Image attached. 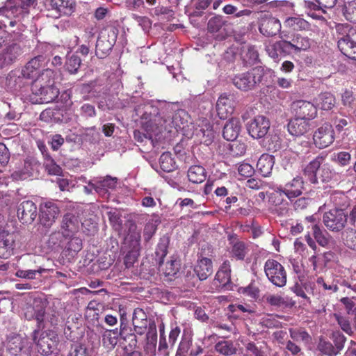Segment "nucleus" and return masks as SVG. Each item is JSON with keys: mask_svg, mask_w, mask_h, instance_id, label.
<instances>
[{"mask_svg": "<svg viewBox=\"0 0 356 356\" xmlns=\"http://www.w3.org/2000/svg\"><path fill=\"white\" fill-rule=\"evenodd\" d=\"M136 115H140L142 124L147 131L159 134L163 130L172 132V129L177 131H183L188 134L193 127L188 113L179 108L177 103L165 101H151L136 107Z\"/></svg>", "mask_w": 356, "mask_h": 356, "instance_id": "1", "label": "nucleus"}, {"mask_svg": "<svg viewBox=\"0 0 356 356\" xmlns=\"http://www.w3.org/2000/svg\"><path fill=\"white\" fill-rule=\"evenodd\" d=\"M35 4V0H6L0 8V16L4 17L0 20V47L6 40V33L2 29H11L16 34L23 32L26 29L24 19L29 15V8Z\"/></svg>", "mask_w": 356, "mask_h": 356, "instance_id": "2", "label": "nucleus"}, {"mask_svg": "<svg viewBox=\"0 0 356 356\" xmlns=\"http://www.w3.org/2000/svg\"><path fill=\"white\" fill-rule=\"evenodd\" d=\"M56 72L47 68L32 80L31 95L32 104H47L53 102L59 94L58 89L54 86Z\"/></svg>", "mask_w": 356, "mask_h": 356, "instance_id": "3", "label": "nucleus"}, {"mask_svg": "<svg viewBox=\"0 0 356 356\" xmlns=\"http://www.w3.org/2000/svg\"><path fill=\"white\" fill-rule=\"evenodd\" d=\"M335 36L340 51L350 59L356 60V28L339 24L336 26Z\"/></svg>", "mask_w": 356, "mask_h": 356, "instance_id": "4", "label": "nucleus"}, {"mask_svg": "<svg viewBox=\"0 0 356 356\" xmlns=\"http://www.w3.org/2000/svg\"><path fill=\"white\" fill-rule=\"evenodd\" d=\"M324 161V156H317L305 168L304 174L312 184H316L318 180L329 182L333 179L334 173L328 165H322Z\"/></svg>", "mask_w": 356, "mask_h": 356, "instance_id": "5", "label": "nucleus"}, {"mask_svg": "<svg viewBox=\"0 0 356 356\" xmlns=\"http://www.w3.org/2000/svg\"><path fill=\"white\" fill-rule=\"evenodd\" d=\"M118 29L113 26H108L100 32L97 40L95 54L99 58L106 57L116 42Z\"/></svg>", "mask_w": 356, "mask_h": 356, "instance_id": "6", "label": "nucleus"}, {"mask_svg": "<svg viewBox=\"0 0 356 356\" xmlns=\"http://www.w3.org/2000/svg\"><path fill=\"white\" fill-rule=\"evenodd\" d=\"M35 330L33 332V340L37 346L38 350L42 355H49L56 348L58 339L57 334L53 330L40 331Z\"/></svg>", "mask_w": 356, "mask_h": 356, "instance_id": "7", "label": "nucleus"}, {"mask_svg": "<svg viewBox=\"0 0 356 356\" xmlns=\"http://www.w3.org/2000/svg\"><path fill=\"white\" fill-rule=\"evenodd\" d=\"M348 214L343 209H332L323 213V222L332 232H339L346 227Z\"/></svg>", "mask_w": 356, "mask_h": 356, "instance_id": "8", "label": "nucleus"}, {"mask_svg": "<svg viewBox=\"0 0 356 356\" xmlns=\"http://www.w3.org/2000/svg\"><path fill=\"white\" fill-rule=\"evenodd\" d=\"M268 280L275 286L283 287L286 284L287 275L284 267L275 259H268L264 265Z\"/></svg>", "mask_w": 356, "mask_h": 356, "instance_id": "9", "label": "nucleus"}, {"mask_svg": "<svg viewBox=\"0 0 356 356\" xmlns=\"http://www.w3.org/2000/svg\"><path fill=\"white\" fill-rule=\"evenodd\" d=\"M86 221L81 223L76 216L71 213H67L63 218L60 229L67 238H69L74 236L79 232L81 227L86 229L87 234H92L96 232L97 225L95 223H92L89 228H86Z\"/></svg>", "mask_w": 356, "mask_h": 356, "instance_id": "10", "label": "nucleus"}, {"mask_svg": "<svg viewBox=\"0 0 356 356\" xmlns=\"http://www.w3.org/2000/svg\"><path fill=\"white\" fill-rule=\"evenodd\" d=\"M230 273V264L228 261H225L216 274L210 287L211 290H232L233 284L231 282Z\"/></svg>", "mask_w": 356, "mask_h": 356, "instance_id": "11", "label": "nucleus"}, {"mask_svg": "<svg viewBox=\"0 0 356 356\" xmlns=\"http://www.w3.org/2000/svg\"><path fill=\"white\" fill-rule=\"evenodd\" d=\"M45 302L40 299H34L32 304L26 305L23 309V315L28 321L36 320L38 327L44 326Z\"/></svg>", "mask_w": 356, "mask_h": 356, "instance_id": "12", "label": "nucleus"}, {"mask_svg": "<svg viewBox=\"0 0 356 356\" xmlns=\"http://www.w3.org/2000/svg\"><path fill=\"white\" fill-rule=\"evenodd\" d=\"M285 44V54H297L302 51H307L312 45V40L307 36L300 33L293 34L290 40H284Z\"/></svg>", "mask_w": 356, "mask_h": 356, "instance_id": "13", "label": "nucleus"}, {"mask_svg": "<svg viewBox=\"0 0 356 356\" xmlns=\"http://www.w3.org/2000/svg\"><path fill=\"white\" fill-rule=\"evenodd\" d=\"M314 144L320 149L330 145L334 140V131L332 125L325 124L319 127L314 134Z\"/></svg>", "mask_w": 356, "mask_h": 356, "instance_id": "14", "label": "nucleus"}, {"mask_svg": "<svg viewBox=\"0 0 356 356\" xmlns=\"http://www.w3.org/2000/svg\"><path fill=\"white\" fill-rule=\"evenodd\" d=\"M40 225L46 229H49L60 213L58 206L53 202H46L40 209Z\"/></svg>", "mask_w": 356, "mask_h": 356, "instance_id": "15", "label": "nucleus"}, {"mask_svg": "<svg viewBox=\"0 0 356 356\" xmlns=\"http://www.w3.org/2000/svg\"><path fill=\"white\" fill-rule=\"evenodd\" d=\"M29 340L19 334H15L8 339L7 350L11 355L17 356L21 353L27 354L29 351Z\"/></svg>", "mask_w": 356, "mask_h": 356, "instance_id": "16", "label": "nucleus"}, {"mask_svg": "<svg viewBox=\"0 0 356 356\" xmlns=\"http://www.w3.org/2000/svg\"><path fill=\"white\" fill-rule=\"evenodd\" d=\"M17 213L23 224H30L37 216L36 205L33 201L24 200L18 206Z\"/></svg>", "mask_w": 356, "mask_h": 356, "instance_id": "17", "label": "nucleus"}, {"mask_svg": "<svg viewBox=\"0 0 356 356\" xmlns=\"http://www.w3.org/2000/svg\"><path fill=\"white\" fill-rule=\"evenodd\" d=\"M22 53V47L18 44L13 43L7 46L0 52V68L7 67L12 65Z\"/></svg>", "mask_w": 356, "mask_h": 356, "instance_id": "18", "label": "nucleus"}, {"mask_svg": "<svg viewBox=\"0 0 356 356\" xmlns=\"http://www.w3.org/2000/svg\"><path fill=\"white\" fill-rule=\"evenodd\" d=\"M304 189V181L302 177H294L291 181L286 183L284 186L277 188V192L284 194L289 200L300 195Z\"/></svg>", "mask_w": 356, "mask_h": 356, "instance_id": "19", "label": "nucleus"}, {"mask_svg": "<svg viewBox=\"0 0 356 356\" xmlns=\"http://www.w3.org/2000/svg\"><path fill=\"white\" fill-rule=\"evenodd\" d=\"M45 59L42 56H38L31 59L23 67L21 74L27 79H34L42 70Z\"/></svg>", "mask_w": 356, "mask_h": 356, "instance_id": "20", "label": "nucleus"}, {"mask_svg": "<svg viewBox=\"0 0 356 356\" xmlns=\"http://www.w3.org/2000/svg\"><path fill=\"white\" fill-rule=\"evenodd\" d=\"M270 128L269 121L264 116H257L249 124L248 131L253 138L265 136Z\"/></svg>", "mask_w": 356, "mask_h": 356, "instance_id": "21", "label": "nucleus"}, {"mask_svg": "<svg viewBox=\"0 0 356 356\" xmlns=\"http://www.w3.org/2000/svg\"><path fill=\"white\" fill-rule=\"evenodd\" d=\"M259 29L264 35L270 37L279 33L281 29V24L277 18L264 15L261 19Z\"/></svg>", "mask_w": 356, "mask_h": 356, "instance_id": "22", "label": "nucleus"}, {"mask_svg": "<svg viewBox=\"0 0 356 356\" xmlns=\"http://www.w3.org/2000/svg\"><path fill=\"white\" fill-rule=\"evenodd\" d=\"M293 109L296 116L310 120L316 117L317 113L316 106L307 101L299 100L293 104Z\"/></svg>", "mask_w": 356, "mask_h": 356, "instance_id": "23", "label": "nucleus"}, {"mask_svg": "<svg viewBox=\"0 0 356 356\" xmlns=\"http://www.w3.org/2000/svg\"><path fill=\"white\" fill-rule=\"evenodd\" d=\"M90 184L94 191L101 196H106L109 189H113L117 184V179L107 176L101 179H93L90 181Z\"/></svg>", "mask_w": 356, "mask_h": 356, "instance_id": "24", "label": "nucleus"}, {"mask_svg": "<svg viewBox=\"0 0 356 356\" xmlns=\"http://www.w3.org/2000/svg\"><path fill=\"white\" fill-rule=\"evenodd\" d=\"M14 247V235L6 232L0 233V258H9L13 254Z\"/></svg>", "mask_w": 356, "mask_h": 356, "instance_id": "25", "label": "nucleus"}, {"mask_svg": "<svg viewBox=\"0 0 356 356\" xmlns=\"http://www.w3.org/2000/svg\"><path fill=\"white\" fill-rule=\"evenodd\" d=\"M216 112L220 119H227L234 112L232 99L226 95H221L217 101Z\"/></svg>", "mask_w": 356, "mask_h": 356, "instance_id": "26", "label": "nucleus"}, {"mask_svg": "<svg viewBox=\"0 0 356 356\" xmlns=\"http://www.w3.org/2000/svg\"><path fill=\"white\" fill-rule=\"evenodd\" d=\"M37 162L32 159H28L24 161L23 167L15 170L12 174V177L16 180L28 179L33 176V172L37 170Z\"/></svg>", "mask_w": 356, "mask_h": 356, "instance_id": "27", "label": "nucleus"}, {"mask_svg": "<svg viewBox=\"0 0 356 356\" xmlns=\"http://www.w3.org/2000/svg\"><path fill=\"white\" fill-rule=\"evenodd\" d=\"M309 129V120L298 116L291 120L288 124V131L292 136H302L306 134Z\"/></svg>", "mask_w": 356, "mask_h": 356, "instance_id": "28", "label": "nucleus"}, {"mask_svg": "<svg viewBox=\"0 0 356 356\" xmlns=\"http://www.w3.org/2000/svg\"><path fill=\"white\" fill-rule=\"evenodd\" d=\"M51 8L56 11L58 16L70 15L75 10L74 0H51Z\"/></svg>", "mask_w": 356, "mask_h": 356, "instance_id": "29", "label": "nucleus"}, {"mask_svg": "<svg viewBox=\"0 0 356 356\" xmlns=\"http://www.w3.org/2000/svg\"><path fill=\"white\" fill-rule=\"evenodd\" d=\"M194 271L201 281L205 280L213 273L212 261L210 259L202 257L197 260Z\"/></svg>", "mask_w": 356, "mask_h": 356, "instance_id": "30", "label": "nucleus"}, {"mask_svg": "<svg viewBox=\"0 0 356 356\" xmlns=\"http://www.w3.org/2000/svg\"><path fill=\"white\" fill-rule=\"evenodd\" d=\"M274 163L275 158L273 156L264 154L259 159L257 168L262 176L267 177L271 173Z\"/></svg>", "mask_w": 356, "mask_h": 356, "instance_id": "31", "label": "nucleus"}, {"mask_svg": "<svg viewBox=\"0 0 356 356\" xmlns=\"http://www.w3.org/2000/svg\"><path fill=\"white\" fill-rule=\"evenodd\" d=\"M264 74V68L261 66H257L248 70L246 74V89H252L259 83Z\"/></svg>", "mask_w": 356, "mask_h": 356, "instance_id": "32", "label": "nucleus"}, {"mask_svg": "<svg viewBox=\"0 0 356 356\" xmlns=\"http://www.w3.org/2000/svg\"><path fill=\"white\" fill-rule=\"evenodd\" d=\"M192 330L190 328H184L176 356H184L185 354L190 351V348L192 345Z\"/></svg>", "mask_w": 356, "mask_h": 356, "instance_id": "33", "label": "nucleus"}, {"mask_svg": "<svg viewBox=\"0 0 356 356\" xmlns=\"http://www.w3.org/2000/svg\"><path fill=\"white\" fill-rule=\"evenodd\" d=\"M315 106L322 110H331L335 104V98L330 92H323L314 99Z\"/></svg>", "mask_w": 356, "mask_h": 356, "instance_id": "34", "label": "nucleus"}, {"mask_svg": "<svg viewBox=\"0 0 356 356\" xmlns=\"http://www.w3.org/2000/svg\"><path fill=\"white\" fill-rule=\"evenodd\" d=\"M240 130L239 122L236 119H232L227 122L223 128L222 135L225 140L233 141L238 136Z\"/></svg>", "mask_w": 356, "mask_h": 356, "instance_id": "35", "label": "nucleus"}, {"mask_svg": "<svg viewBox=\"0 0 356 356\" xmlns=\"http://www.w3.org/2000/svg\"><path fill=\"white\" fill-rule=\"evenodd\" d=\"M316 3L312 1H305V7L312 10H321L323 13H326V9L332 8L337 3V0H315Z\"/></svg>", "mask_w": 356, "mask_h": 356, "instance_id": "36", "label": "nucleus"}, {"mask_svg": "<svg viewBox=\"0 0 356 356\" xmlns=\"http://www.w3.org/2000/svg\"><path fill=\"white\" fill-rule=\"evenodd\" d=\"M120 332L118 330H106L102 335V343L105 348L112 350L117 345Z\"/></svg>", "mask_w": 356, "mask_h": 356, "instance_id": "37", "label": "nucleus"}, {"mask_svg": "<svg viewBox=\"0 0 356 356\" xmlns=\"http://www.w3.org/2000/svg\"><path fill=\"white\" fill-rule=\"evenodd\" d=\"M284 26L295 31L308 30L309 24L303 18L300 17H287L284 22Z\"/></svg>", "mask_w": 356, "mask_h": 356, "instance_id": "38", "label": "nucleus"}, {"mask_svg": "<svg viewBox=\"0 0 356 356\" xmlns=\"http://www.w3.org/2000/svg\"><path fill=\"white\" fill-rule=\"evenodd\" d=\"M188 180L194 184H200L206 179V172L203 167L193 165L188 170Z\"/></svg>", "mask_w": 356, "mask_h": 356, "instance_id": "39", "label": "nucleus"}, {"mask_svg": "<svg viewBox=\"0 0 356 356\" xmlns=\"http://www.w3.org/2000/svg\"><path fill=\"white\" fill-rule=\"evenodd\" d=\"M26 79L21 74V72L12 71L6 78V85L10 89L17 90L24 86L23 80Z\"/></svg>", "mask_w": 356, "mask_h": 356, "instance_id": "40", "label": "nucleus"}, {"mask_svg": "<svg viewBox=\"0 0 356 356\" xmlns=\"http://www.w3.org/2000/svg\"><path fill=\"white\" fill-rule=\"evenodd\" d=\"M230 243L232 244V254L237 259H243L245 257V245L243 242L238 241L236 236L229 237Z\"/></svg>", "mask_w": 356, "mask_h": 356, "instance_id": "41", "label": "nucleus"}, {"mask_svg": "<svg viewBox=\"0 0 356 356\" xmlns=\"http://www.w3.org/2000/svg\"><path fill=\"white\" fill-rule=\"evenodd\" d=\"M312 231L314 238L320 245L325 247L329 245L330 238L326 231L321 229L317 224L312 225Z\"/></svg>", "mask_w": 356, "mask_h": 356, "instance_id": "42", "label": "nucleus"}, {"mask_svg": "<svg viewBox=\"0 0 356 356\" xmlns=\"http://www.w3.org/2000/svg\"><path fill=\"white\" fill-rule=\"evenodd\" d=\"M291 338L296 341H302L309 344L312 341V337L307 332L302 329H290Z\"/></svg>", "mask_w": 356, "mask_h": 356, "instance_id": "43", "label": "nucleus"}, {"mask_svg": "<svg viewBox=\"0 0 356 356\" xmlns=\"http://www.w3.org/2000/svg\"><path fill=\"white\" fill-rule=\"evenodd\" d=\"M216 350L224 355H231L236 353V348L232 342L229 341H222L217 343L215 346Z\"/></svg>", "mask_w": 356, "mask_h": 356, "instance_id": "44", "label": "nucleus"}, {"mask_svg": "<svg viewBox=\"0 0 356 356\" xmlns=\"http://www.w3.org/2000/svg\"><path fill=\"white\" fill-rule=\"evenodd\" d=\"M344 244L350 249L356 250V230L347 229L342 233Z\"/></svg>", "mask_w": 356, "mask_h": 356, "instance_id": "45", "label": "nucleus"}, {"mask_svg": "<svg viewBox=\"0 0 356 356\" xmlns=\"http://www.w3.org/2000/svg\"><path fill=\"white\" fill-rule=\"evenodd\" d=\"M159 163L161 168L164 172H171L175 168V161L169 152H164L161 155Z\"/></svg>", "mask_w": 356, "mask_h": 356, "instance_id": "46", "label": "nucleus"}, {"mask_svg": "<svg viewBox=\"0 0 356 356\" xmlns=\"http://www.w3.org/2000/svg\"><path fill=\"white\" fill-rule=\"evenodd\" d=\"M266 51L268 52V55L274 59H276L279 57L280 52L285 54V44L284 40L275 42L272 44L267 46Z\"/></svg>", "mask_w": 356, "mask_h": 356, "instance_id": "47", "label": "nucleus"}, {"mask_svg": "<svg viewBox=\"0 0 356 356\" xmlns=\"http://www.w3.org/2000/svg\"><path fill=\"white\" fill-rule=\"evenodd\" d=\"M81 58L75 54L69 56L65 63L66 70L71 74H74L77 72L81 65Z\"/></svg>", "mask_w": 356, "mask_h": 356, "instance_id": "48", "label": "nucleus"}, {"mask_svg": "<svg viewBox=\"0 0 356 356\" xmlns=\"http://www.w3.org/2000/svg\"><path fill=\"white\" fill-rule=\"evenodd\" d=\"M59 323V314L58 312L52 310L49 312L44 311V326H42L40 329H43L49 325L56 326Z\"/></svg>", "mask_w": 356, "mask_h": 356, "instance_id": "49", "label": "nucleus"}, {"mask_svg": "<svg viewBox=\"0 0 356 356\" xmlns=\"http://www.w3.org/2000/svg\"><path fill=\"white\" fill-rule=\"evenodd\" d=\"M318 349L323 354L329 356H334L338 353V351L335 350L330 342L323 339H320V341L318 344Z\"/></svg>", "mask_w": 356, "mask_h": 356, "instance_id": "50", "label": "nucleus"}, {"mask_svg": "<svg viewBox=\"0 0 356 356\" xmlns=\"http://www.w3.org/2000/svg\"><path fill=\"white\" fill-rule=\"evenodd\" d=\"M246 296L254 301L260 299V290L258 282H252L246 287Z\"/></svg>", "mask_w": 356, "mask_h": 356, "instance_id": "51", "label": "nucleus"}, {"mask_svg": "<svg viewBox=\"0 0 356 356\" xmlns=\"http://www.w3.org/2000/svg\"><path fill=\"white\" fill-rule=\"evenodd\" d=\"M168 241L165 239H161L158 244L156 250V257L159 258V264L161 266L163 263V259L167 254Z\"/></svg>", "mask_w": 356, "mask_h": 356, "instance_id": "52", "label": "nucleus"}, {"mask_svg": "<svg viewBox=\"0 0 356 356\" xmlns=\"http://www.w3.org/2000/svg\"><path fill=\"white\" fill-rule=\"evenodd\" d=\"M131 17L138 24L145 32H148L152 27V21L145 16L132 14Z\"/></svg>", "mask_w": 356, "mask_h": 356, "instance_id": "53", "label": "nucleus"}, {"mask_svg": "<svg viewBox=\"0 0 356 356\" xmlns=\"http://www.w3.org/2000/svg\"><path fill=\"white\" fill-rule=\"evenodd\" d=\"M44 165L50 175H58L61 173V168L50 156L45 159Z\"/></svg>", "mask_w": 356, "mask_h": 356, "instance_id": "54", "label": "nucleus"}, {"mask_svg": "<svg viewBox=\"0 0 356 356\" xmlns=\"http://www.w3.org/2000/svg\"><path fill=\"white\" fill-rule=\"evenodd\" d=\"M332 161L341 166L347 165L351 159L350 154L347 152H340L334 154L332 156Z\"/></svg>", "mask_w": 356, "mask_h": 356, "instance_id": "55", "label": "nucleus"}, {"mask_svg": "<svg viewBox=\"0 0 356 356\" xmlns=\"http://www.w3.org/2000/svg\"><path fill=\"white\" fill-rule=\"evenodd\" d=\"M334 317L341 328L346 333L348 334H351L353 333V329L350 323L346 317L340 316L339 314H334Z\"/></svg>", "mask_w": 356, "mask_h": 356, "instance_id": "56", "label": "nucleus"}, {"mask_svg": "<svg viewBox=\"0 0 356 356\" xmlns=\"http://www.w3.org/2000/svg\"><path fill=\"white\" fill-rule=\"evenodd\" d=\"M127 241L129 243V250L140 252V235L139 233H134L129 236Z\"/></svg>", "mask_w": 356, "mask_h": 356, "instance_id": "57", "label": "nucleus"}, {"mask_svg": "<svg viewBox=\"0 0 356 356\" xmlns=\"http://www.w3.org/2000/svg\"><path fill=\"white\" fill-rule=\"evenodd\" d=\"M215 327L222 331L223 337H229L230 333L236 334V329L233 323L227 324L224 323H217Z\"/></svg>", "mask_w": 356, "mask_h": 356, "instance_id": "58", "label": "nucleus"}, {"mask_svg": "<svg viewBox=\"0 0 356 356\" xmlns=\"http://www.w3.org/2000/svg\"><path fill=\"white\" fill-rule=\"evenodd\" d=\"M64 239H69V238H67L64 232L60 229L51 234L49 242L54 245H60Z\"/></svg>", "mask_w": 356, "mask_h": 356, "instance_id": "59", "label": "nucleus"}, {"mask_svg": "<svg viewBox=\"0 0 356 356\" xmlns=\"http://www.w3.org/2000/svg\"><path fill=\"white\" fill-rule=\"evenodd\" d=\"M223 25L222 19L219 17H214L208 22V30L211 33H216L221 30Z\"/></svg>", "mask_w": 356, "mask_h": 356, "instance_id": "60", "label": "nucleus"}, {"mask_svg": "<svg viewBox=\"0 0 356 356\" xmlns=\"http://www.w3.org/2000/svg\"><path fill=\"white\" fill-rule=\"evenodd\" d=\"M266 139L268 140V149L269 150L275 152L280 148L281 140L280 137L277 134L269 135Z\"/></svg>", "mask_w": 356, "mask_h": 356, "instance_id": "61", "label": "nucleus"}, {"mask_svg": "<svg viewBox=\"0 0 356 356\" xmlns=\"http://www.w3.org/2000/svg\"><path fill=\"white\" fill-rule=\"evenodd\" d=\"M140 252L136 250H129L124 257V265L127 268H131L137 261Z\"/></svg>", "mask_w": 356, "mask_h": 356, "instance_id": "62", "label": "nucleus"}, {"mask_svg": "<svg viewBox=\"0 0 356 356\" xmlns=\"http://www.w3.org/2000/svg\"><path fill=\"white\" fill-rule=\"evenodd\" d=\"M266 300L272 306L282 307L287 305L284 298L279 295H270L267 297Z\"/></svg>", "mask_w": 356, "mask_h": 356, "instance_id": "63", "label": "nucleus"}, {"mask_svg": "<svg viewBox=\"0 0 356 356\" xmlns=\"http://www.w3.org/2000/svg\"><path fill=\"white\" fill-rule=\"evenodd\" d=\"M343 14L348 19H351V15H356V1H350L345 5L343 8Z\"/></svg>", "mask_w": 356, "mask_h": 356, "instance_id": "64", "label": "nucleus"}]
</instances>
